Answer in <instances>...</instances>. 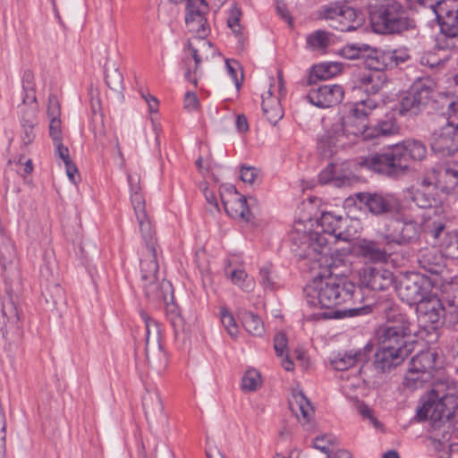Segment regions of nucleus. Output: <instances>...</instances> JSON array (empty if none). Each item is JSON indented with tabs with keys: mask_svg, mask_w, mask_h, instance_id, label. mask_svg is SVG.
Listing matches in <instances>:
<instances>
[{
	"mask_svg": "<svg viewBox=\"0 0 458 458\" xmlns=\"http://www.w3.org/2000/svg\"><path fill=\"white\" fill-rule=\"evenodd\" d=\"M420 4L430 7L436 14L441 31L450 38L458 36V0H417Z\"/></svg>",
	"mask_w": 458,
	"mask_h": 458,
	"instance_id": "9d476101",
	"label": "nucleus"
},
{
	"mask_svg": "<svg viewBox=\"0 0 458 458\" xmlns=\"http://www.w3.org/2000/svg\"><path fill=\"white\" fill-rule=\"evenodd\" d=\"M440 120L458 127V97L448 103Z\"/></svg>",
	"mask_w": 458,
	"mask_h": 458,
	"instance_id": "6e6d98bb",
	"label": "nucleus"
},
{
	"mask_svg": "<svg viewBox=\"0 0 458 458\" xmlns=\"http://www.w3.org/2000/svg\"><path fill=\"white\" fill-rule=\"evenodd\" d=\"M377 106L370 99L357 103L348 115L333 123L321 137L319 145L324 149V155L332 154L331 147H346L355 143L360 137L363 138L365 118Z\"/></svg>",
	"mask_w": 458,
	"mask_h": 458,
	"instance_id": "7ed1b4c3",
	"label": "nucleus"
},
{
	"mask_svg": "<svg viewBox=\"0 0 458 458\" xmlns=\"http://www.w3.org/2000/svg\"><path fill=\"white\" fill-rule=\"evenodd\" d=\"M332 245L328 244L325 251L322 246L312 248L310 246L308 249L304 246V250H298L295 252L301 259L307 260L306 265L310 266L311 270L325 268L330 276L344 278L351 272L350 264L345 256L332 252Z\"/></svg>",
	"mask_w": 458,
	"mask_h": 458,
	"instance_id": "0eeeda50",
	"label": "nucleus"
},
{
	"mask_svg": "<svg viewBox=\"0 0 458 458\" xmlns=\"http://www.w3.org/2000/svg\"><path fill=\"white\" fill-rule=\"evenodd\" d=\"M356 409L364 420H368L375 428H380L381 424L374 415V411L366 403L360 402L358 399L354 400Z\"/></svg>",
	"mask_w": 458,
	"mask_h": 458,
	"instance_id": "13d9d810",
	"label": "nucleus"
},
{
	"mask_svg": "<svg viewBox=\"0 0 458 458\" xmlns=\"http://www.w3.org/2000/svg\"><path fill=\"white\" fill-rule=\"evenodd\" d=\"M360 284L373 291H384L393 283V275L390 271L371 267H363L359 272Z\"/></svg>",
	"mask_w": 458,
	"mask_h": 458,
	"instance_id": "4be33fe9",
	"label": "nucleus"
},
{
	"mask_svg": "<svg viewBox=\"0 0 458 458\" xmlns=\"http://www.w3.org/2000/svg\"><path fill=\"white\" fill-rule=\"evenodd\" d=\"M387 55L390 57L389 64L390 69L394 68L401 64H403L409 59V55L403 51L394 50L387 51Z\"/></svg>",
	"mask_w": 458,
	"mask_h": 458,
	"instance_id": "338daca9",
	"label": "nucleus"
},
{
	"mask_svg": "<svg viewBox=\"0 0 458 458\" xmlns=\"http://www.w3.org/2000/svg\"><path fill=\"white\" fill-rule=\"evenodd\" d=\"M344 6V4L341 3H330L324 4L318 10V18L326 21L331 26V22H335L336 21Z\"/></svg>",
	"mask_w": 458,
	"mask_h": 458,
	"instance_id": "49530a36",
	"label": "nucleus"
},
{
	"mask_svg": "<svg viewBox=\"0 0 458 458\" xmlns=\"http://www.w3.org/2000/svg\"><path fill=\"white\" fill-rule=\"evenodd\" d=\"M431 149L442 157L456 156L458 150V127L441 120L437 129L432 131Z\"/></svg>",
	"mask_w": 458,
	"mask_h": 458,
	"instance_id": "ddd939ff",
	"label": "nucleus"
},
{
	"mask_svg": "<svg viewBox=\"0 0 458 458\" xmlns=\"http://www.w3.org/2000/svg\"><path fill=\"white\" fill-rule=\"evenodd\" d=\"M360 21L355 9L344 5L336 21L331 22V27L340 31H351L360 24Z\"/></svg>",
	"mask_w": 458,
	"mask_h": 458,
	"instance_id": "2f4dec72",
	"label": "nucleus"
},
{
	"mask_svg": "<svg viewBox=\"0 0 458 458\" xmlns=\"http://www.w3.org/2000/svg\"><path fill=\"white\" fill-rule=\"evenodd\" d=\"M394 230L399 232L394 241L399 243H408L418 237V228L414 223H396Z\"/></svg>",
	"mask_w": 458,
	"mask_h": 458,
	"instance_id": "79ce46f5",
	"label": "nucleus"
},
{
	"mask_svg": "<svg viewBox=\"0 0 458 458\" xmlns=\"http://www.w3.org/2000/svg\"><path fill=\"white\" fill-rule=\"evenodd\" d=\"M55 269V261L52 255V253H46L45 255V264L40 269V274L42 276L48 278L53 275Z\"/></svg>",
	"mask_w": 458,
	"mask_h": 458,
	"instance_id": "774afa93",
	"label": "nucleus"
},
{
	"mask_svg": "<svg viewBox=\"0 0 458 458\" xmlns=\"http://www.w3.org/2000/svg\"><path fill=\"white\" fill-rule=\"evenodd\" d=\"M262 386V377L256 369H249L244 373L242 379V388L245 392H253Z\"/></svg>",
	"mask_w": 458,
	"mask_h": 458,
	"instance_id": "37998d69",
	"label": "nucleus"
},
{
	"mask_svg": "<svg viewBox=\"0 0 458 458\" xmlns=\"http://www.w3.org/2000/svg\"><path fill=\"white\" fill-rule=\"evenodd\" d=\"M357 252L362 258L372 261L381 262L386 259V253L377 243L370 241H361L357 246Z\"/></svg>",
	"mask_w": 458,
	"mask_h": 458,
	"instance_id": "f704fd0d",
	"label": "nucleus"
},
{
	"mask_svg": "<svg viewBox=\"0 0 458 458\" xmlns=\"http://www.w3.org/2000/svg\"><path fill=\"white\" fill-rule=\"evenodd\" d=\"M244 328L251 335L260 336L264 333V325L259 317L252 312H247L242 318Z\"/></svg>",
	"mask_w": 458,
	"mask_h": 458,
	"instance_id": "8fccbe9b",
	"label": "nucleus"
},
{
	"mask_svg": "<svg viewBox=\"0 0 458 458\" xmlns=\"http://www.w3.org/2000/svg\"><path fill=\"white\" fill-rule=\"evenodd\" d=\"M219 316L221 323L228 335L232 338H236L240 329L232 312H230L226 307H221Z\"/></svg>",
	"mask_w": 458,
	"mask_h": 458,
	"instance_id": "de8ad7c7",
	"label": "nucleus"
},
{
	"mask_svg": "<svg viewBox=\"0 0 458 458\" xmlns=\"http://www.w3.org/2000/svg\"><path fill=\"white\" fill-rule=\"evenodd\" d=\"M282 90L283 79L282 74L279 73L278 87L276 88L273 79H271L267 87L261 94L263 113L272 124H276L284 116L283 107L280 103Z\"/></svg>",
	"mask_w": 458,
	"mask_h": 458,
	"instance_id": "dca6fc26",
	"label": "nucleus"
},
{
	"mask_svg": "<svg viewBox=\"0 0 458 458\" xmlns=\"http://www.w3.org/2000/svg\"><path fill=\"white\" fill-rule=\"evenodd\" d=\"M432 96V88L425 81L412 84L400 99L399 113L403 115L418 114L428 103Z\"/></svg>",
	"mask_w": 458,
	"mask_h": 458,
	"instance_id": "f8f14e48",
	"label": "nucleus"
},
{
	"mask_svg": "<svg viewBox=\"0 0 458 458\" xmlns=\"http://www.w3.org/2000/svg\"><path fill=\"white\" fill-rule=\"evenodd\" d=\"M437 182L447 191L454 190L458 185V168L446 167L439 172Z\"/></svg>",
	"mask_w": 458,
	"mask_h": 458,
	"instance_id": "3c124183",
	"label": "nucleus"
},
{
	"mask_svg": "<svg viewBox=\"0 0 458 458\" xmlns=\"http://www.w3.org/2000/svg\"><path fill=\"white\" fill-rule=\"evenodd\" d=\"M49 135L54 143L62 141L63 133L62 122L60 118L49 120Z\"/></svg>",
	"mask_w": 458,
	"mask_h": 458,
	"instance_id": "e2e57ef3",
	"label": "nucleus"
},
{
	"mask_svg": "<svg viewBox=\"0 0 458 458\" xmlns=\"http://www.w3.org/2000/svg\"><path fill=\"white\" fill-rule=\"evenodd\" d=\"M335 438L333 436L330 435H322L319 437H317L313 440V446L316 449L320 450L327 455H329V454L333 451V445L335 444Z\"/></svg>",
	"mask_w": 458,
	"mask_h": 458,
	"instance_id": "4d7b16f0",
	"label": "nucleus"
},
{
	"mask_svg": "<svg viewBox=\"0 0 458 458\" xmlns=\"http://www.w3.org/2000/svg\"><path fill=\"white\" fill-rule=\"evenodd\" d=\"M344 89L340 85H323L310 90L307 98L318 107L327 108L339 104L344 98Z\"/></svg>",
	"mask_w": 458,
	"mask_h": 458,
	"instance_id": "6ab92c4d",
	"label": "nucleus"
},
{
	"mask_svg": "<svg viewBox=\"0 0 458 458\" xmlns=\"http://www.w3.org/2000/svg\"><path fill=\"white\" fill-rule=\"evenodd\" d=\"M364 63L369 70L383 72L384 70L390 69V57L387 51H381L368 45L364 55Z\"/></svg>",
	"mask_w": 458,
	"mask_h": 458,
	"instance_id": "7c9ffc66",
	"label": "nucleus"
},
{
	"mask_svg": "<svg viewBox=\"0 0 458 458\" xmlns=\"http://www.w3.org/2000/svg\"><path fill=\"white\" fill-rule=\"evenodd\" d=\"M140 317L145 324V352L148 364L156 371L161 372L166 367V356L161 345L159 326L145 311H140Z\"/></svg>",
	"mask_w": 458,
	"mask_h": 458,
	"instance_id": "6e6552de",
	"label": "nucleus"
},
{
	"mask_svg": "<svg viewBox=\"0 0 458 458\" xmlns=\"http://www.w3.org/2000/svg\"><path fill=\"white\" fill-rule=\"evenodd\" d=\"M395 155L398 156L400 160L406 163L407 157L411 160L421 161L426 157L427 148L420 140L409 139L401 144L394 146Z\"/></svg>",
	"mask_w": 458,
	"mask_h": 458,
	"instance_id": "c85d7f7f",
	"label": "nucleus"
},
{
	"mask_svg": "<svg viewBox=\"0 0 458 458\" xmlns=\"http://www.w3.org/2000/svg\"><path fill=\"white\" fill-rule=\"evenodd\" d=\"M47 114L49 120L61 116V105L56 96L50 95L47 104Z\"/></svg>",
	"mask_w": 458,
	"mask_h": 458,
	"instance_id": "052dcab7",
	"label": "nucleus"
},
{
	"mask_svg": "<svg viewBox=\"0 0 458 458\" xmlns=\"http://www.w3.org/2000/svg\"><path fill=\"white\" fill-rule=\"evenodd\" d=\"M416 312L420 323L435 325L444 318L445 309L440 300L430 293L416 305Z\"/></svg>",
	"mask_w": 458,
	"mask_h": 458,
	"instance_id": "aec40b11",
	"label": "nucleus"
},
{
	"mask_svg": "<svg viewBox=\"0 0 458 458\" xmlns=\"http://www.w3.org/2000/svg\"><path fill=\"white\" fill-rule=\"evenodd\" d=\"M106 81L111 89L118 90L122 89L123 75L117 69H113L106 73Z\"/></svg>",
	"mask_w": 458,
	"mask_h": 458,
	"instance_id": "680f3d73",
	"label": "nucleus"
},
{
	"mask_svg": "<svg viewBox=\"0 0 458 458\" xmlns=\"http://www.w3.org/2000/svg\"><path fill=\"white\" fill-rule=\"evenodd\" d=\"M432 291L429 279L420 274L411 273L399 281L397 293L400 298L409 305L418 304L427 298Z\"/></svg>",
	"mask_w": 458,
	"mask_h": 458,
	"instance_id": "9b49d317",
	"label": "nucleus"
},
{
	"mask_svg": "<svg viewBox=\"0 0 458 458\" xmlns=\"http://www.w3.org/2000/svg\"><path fill=\"white\" fill-rule=\"evenodd\" d=\"M173 301H169L166 305V316L174 330L175 335L184 328V320L178 310V308L173 303Z\"/></svg>",
	"mask_w": 458,
	"mask_h": 458,
	"instance_id": "864d4df0",
	"label": "nucleus"
},
{
	"mask_svg": "<svg viewBox=\"0 0 458 458\" xmlns=\"http://www.w3.org/2000/svg\"><path fill=\"white\" fill-rule=\"evenodd\" d=\"M22 89L24 97L23 104H31L36 102L35 94V75L31 71H25L22 76Z\"/></svg>",
	"mask_w": 458,
	"mask_h": 458,
	"instance_id": "c03bdc74",
	"label": "nucleus"
},
{
	"mask_svg": "<svg viewBox=\"0 0 458 458\" xmlns=\"http://www.w3.org/2000/svg\"><path fill=\"white\" fill-rule=\"evenodd\" d=\"M386 73L370 72L360 77V81L365 91L370 94H376L383 89L386 83Z\"/></svg>",
	"mask_w": 458,
	"mask_h": 458,
	"instance_id": "e433bc0d",
	"label": "nucleus"
},
{
	"mask_svg": "<svg viewBox=\"0 0 458 458\" xmlns=\"http://www.w3.org/2000/svg\"><path fill=\"white\" fill-rule=\"evenodd\" d=\"M220 199L226 214L242 222H250L253 216L245 197L240 195L234 186L223 185L220 188Z\"/></svg>",
	"mask_w": 458,
	"mask_h": 458,
	"instance_id": "2eb2a0df",
	"label": "nucleus"
},
{
	"mask_svg": "<svg viewBox=\"0 0 458 458\" xmlns=\"http://www.w3.org/2000/svg\"><path fill=\"white\" fill-rule=\"evenodd\" d=\"M274 349L276 356L280 359L281 366L286 371H293L294 362L289 355L288 339L284 333L279 332L275 335Z\"/></svg>",
	"mask_w": 458,
	"mask_h": 458,
	"instance_id": "473e14b6",
	"label": "nucleus"
},
{
	"mask_svg": "<svg viewBox=\"0 0 458 458\" xmlns=\"http://www.w3.org/2000/svg\"><path fill=\"white\" fill-rule=\"evenodd\" d=\"M441 251L446 258L458 259V233H448L445 236L441 242Z\"/></svg>",
	"mask_w": 458,
	"mask_h": 458,
	"instance_id": "09e8293b",
	"label": "nucleus"
},
{
	"mask_svg": "<svg viewBox=\"0 0 458 458\" xmlns=\"http://www.w3.org/2000/svg\"><path fill=\"white\" fill-rule=\"evenodd\" d=\"M407 354L398 352V349L382 346L375 354L374 367L379 372H386L400 365Z\"/></svg>",
	"mask_w": 458,
	"mask_h": 458,
	"instance_id": "bb28decb",
	"label": "nucleus"
},
{
	"mask_svg": "<svg viewBox=\"0 0 458 458\" xmlns=\"http://www.w3.org/2000/svg\"><path fill=\"white\" fill-rule=\"evenodd\" d=\"M448 428H452V433L445 432L440 441L444 447L453 449L455 445L458 446V401L452 413L448 414Z\"/></svg>",
	"mask_w": 458,
	"mask_h": 458,
	"instance_id": "4c0bfd02",
	"label": "nucleus"
},
{
	"mask_svg": "<svg viewBox=\"0 0 458 458\" xmlns=\"http://www.w3.org/2000/svg\"><path fill=\"white\" fill-rule=\"evenodd\" d=\"M335 170V164L328 165L318 176L321 183L333 182L335 186H344L349 184V178L347 175H334Z\"/></svg>",
	"mask_w": 458,
	"mask_h": 458,
	"instance_id": "a18cd8bd",
	"label": "nucleus"
},
{
	"mask_svg": "<svg viewBox=\"0 0 458 458\" xmlns=\"http://www.w3.org/2000/svg\"><path fill=\"white\" fill-rule=\"evenodd\" d=\"M339 71L340 67L336 63L318 64L313 66L310 81H311L313 77L319 80H327L336 74Z\"/></svg>",
	"mask_w": 458,
	"mask_h": 458,
	"instance_id": "603ef678",
	"label": "nucleus"
},
{
	"mask_svg": "<svg viewBox=\"0 0 458 458\" xmlns=\"http://www.w3.org/2000/svg\"><path fill=\"white\" fill-rule=\"evenodd\" d=\"M127 178L131 190L133 191L131 203L140 230L146 241V253L140 260V287L146 298L150 301H162L167 303L174 299V290L172 284L161 277L159 274L156 242L152 239L151 227L145 210V200L138 192L139 179L134 178L131 174H128Z\"/></svg>",
	"mask_w": 458,
	"mask_h": 458,
	"instance_id": "f257e3e1",
	"label": "nucleus"
},
{
	"mask_svg": "<svg viewBox=\"0 0 458 458\" xmlns=\"http://www.w3.org/2000/svg\"><path fill=\"white\" fill-rule=\"evenodd\" d=\"M436 357L437 353L433 352H422L411 359L409 369L420 373L429 372V374H433Z\"/></svg>",
	"mask_w": 458,
	"mask_h": 458,
	"instance_id": "c9c22d12",
	"label": "nucleus"
},
{
	"mask_svg": "<svg viewBox=\"0 0 458 458\" xmlns=\"http://www.w3.org/2000/svg\"><path fill=\"white\" fill-rule=\"evenodd\" d=\"M367 47L365 43L348 45L342 49V54L348 59H364Z\"/></svg>",
	"mask_w": 458,
	"mask_h": 458,
	"instance_id": "5fc2aeb1",
	"label": "nucleus"
},
{
	"mask_svg": "<svg viewBox=\"0 0 458 458\" xmlns=\"http://www.w3.org/2000/svg\"><path fill=\"white\" fill-rule=\"evenodd\" d=\"M54 5L60 21H72L82 14L81 0H54Z\"/></svg>",
	"mask_w": 458,
	"mask_h": 458,
	"instance_id": "c756f323",
	"label": "nucleus"
},
{
	"mask_svg": "<svg viewBox=\"0 0 458 458\" xmlns=\"http://www.w3.org/2000/svg\"><path fill=\"white\" fill-rule=\"evenodd\" d=\"M208 13V5L205 0H189L185 21L189 31L196 36L188 41L187 49L195 63L194 74L202 59L207 58L212 51L211 43L206 39L209 32L206 18Z\"/></svg>",
	"mask_w": 458,
	"mask_h": 458,
	"instance_id": "39448f33",
	"label": "nucleus"
},
{
	"mask_svg": "<svg viewBox=\"0 0 458 458\" xmlns=\"http://www.w3.org/2000/svg\"><path fill=\"white\" fill-rule=\"evenodd\" d=\"M368 168L391 176H397L408 170V165L395 155L394 146L388 151L366 157L362 163Z\"/></svg>",
	"mask_w": 458,
	"mask_h": 458,
	"instance_id": "4468645a",
	"label": "nucleus"
},
{
	"mask_svg": "<svg viewBox=\"0 0 458 458\" xmlns=\"http://www.w3.org/2000/svg\"><path fill=\"white\" fill-rule=\"evenodd\" d=\"M409 195L411 200L420 208L428 209V217H431V209L433 213L439 216L443 214L444 208L440 205V200L436 198L437 191H426V189H414L412 187L409 190Z\"/></svg>",
	"mask_w": 458,
	"mask_h": 458,
	"instance_id": "a878e982",
	"label": "nucleus"
},
{
	"mask_svg": "<svg viewBox=\"0 0 458 458\" xmlns=\"http://www.w3.org/2000/svg\"><path fill=\"white\" fill-rule=\"evenodd\" d=\"M355 285L334 276L316 277L306 288L307 301L312 306L332 309L352 300Z\"/></svg>",
	"mask_w": 458,
	"mask_h": 458,
	"instance_id": "20e7f679",
	"label": "nucleus"
},
{
	"mask_svg": "<svg viewBox=\"0 0 458 458\" xmlns=\"http://www.w3.org/2000/svg\"><path fill=\"white\" fill-rule=\"evenodd\" d=\"M369 369V365H362L356 372L348 371L341 376V389L347 398L356 400L358 394H361L372 383L370 377L368 376V370Z\"/></svg>",
	"mask_w": 458,
	"mask_h": 458,
	"instance_id": "f3484780",
	"label": "nucleus"
},
{
	"mask_svg": "<svg viewBox=\"0 0 458 458\" xmlns=\"http://www.w3.org/2000/svg\"><path fill=\"white\" fill-rule=\"evenodd\" d=\"M289 407L304 429L308 431L315 429L314 410L302 390L299 388L293 390Z\"/></svg>",
	"mask_w": 458,
	"mask_h": 458,
	"instance_id": "a211bd4d",
	"label": "nucleus"
},
{
	"mask_svg": "<svg viewBox=\"0 0 458 458\" xmlns=\"http://www.w3.org/2000/svg\"><path fill=\"white\" fill-rule=\"evenodd\" d=\"M398 131V126L392 119L380 122L377 125L369 126L367 118H365V126L363 129V140H372L380 136H389Z\"/></svg>",
	"mask_w": 458,
	"mask_h": 458,
	"instance_id": "72a5a7b5",
	"label": "nucleus"
},
{
	"mask_svg": "<svg viewBox=\"0 0 458 458\" xmlns=\"http://www.w3.org/2000/svg\"><path fill=\"white\" fill-rule=\"evenodd\" d=\"M232 283L245 292H250L254 287L253 280L248 276L243 269H232L225 271Z\"/></svg>",
	"mask_w": 458,
	"mask_h": 458,
	"instance_id": "a19ab883",
	"label": "nucleus"
},
{
	"mask_svg": "<svg viewBox=\"0 0 458 458\" xmlns=\"http://www.w3.org/2000/svg\"><path fill=\"white\" fill-rule=\"evenodd\" d=\"M432 376L433 374H429V372L420 373L409 369L404 377L403 386L410 390H416L428 383Z\"/></svg>",
	"mask_w": 458,
	"mask_h": 458,
	"instance_id": "ea45409f",
	"label": "nucleus"
},
{
	"mask_svg": "<svg viewBox=\"0 0 458 458\" xmlns=\"http://www.w3.org/2000/svg\"><path fill=\"white\" fill-rule=\"evenodd\" d=\"M142 405L148 423L157 424L165 418L164 404L158 389H147Z\"/></svg>",
	"mask_w": 458,
	"mask_h": 458,
	"instance_id": "b1692460",
	"label": "nucleus"
},
{
	"mask_svg": "<svg viewBox=\"0 0 458 458\" xmlns=\"http://www.w3.org/2000/svg\"><path fill=\"white\" fill-rule=\"evenodd\" d=\"M370 21L375 32L380 34L398 33L407 28L404 13L396 3L372 13Z\"/></svg>",
	"mask_w": 458,
	"mask_h": 458,
	"instance_id": "1a4fd4ad",
	"label": "nucleus"
},
{
	"mask_svg": "<svg viewBox=\"0 0 458 458\" xmlns=\"http://www.w3.org/2000/svg\"><path fill=\"white\" fill-rule=\"evenodd\" d=\"M358 199L372 214L388 213L397 208V199L392 194L362 192L357 195Z\"/></svg>",
	"mask_w": 458,
	"mask_h": 458,
	"instance_id": "412c9836",
	"label": "nucleus"
},
{
	"mask_svg": "<svg viewBox=\"0 0 458 458\" xmlns=\"http://www.w3.org/2000/svg\"><path fill=\"white\" fill-rule=\"evenodd\" d=\"M333 42V35L325 30H316L307 37L308 47L316 51L324 52Z\"/></svg>",
	"mask_w": 458,
	"mask_h": 458,
	"instance_id": "58836bf2",
	"label": "nucleus"
},
{
	"mask_svg": "<svg viewBox=\"0 0 458 458\" xmlns=\"http://www.w3.org/2000/svg\"><path fill=\"white\" fill-rule=\"evenodd\" d=\"M241 16H242V12L238 7L234 6L231 9L230 15L227 20V24H228L229 28L232 29L235 34H240V32H241V27L239 24Z\"/></svg>",
	"mask_w": 458,
	"mask_h": 458,
	"instance_id": "0e129e2a",
	"label": "nucleus"
},
{
	"mask_svg": "<svg viewBox=\"0 0 458 458\" xmlns=\"http://www.w3.org/2000/svg\"><path fill=\"white\" fill-rule=\"evenodd\" d=\"M369 349L364 348L358 351H350L344 354H339L331 360V364L337 370H348L354 365H366L369 359Z\"/></svg>",
	"mask_w": 458,
	"mask_h": 458,
	"instance_id": "cd10ccee",
	"label": "nucleus"
},
{
	"mask_svg": "<svg viewBox=\"0 0 458 458\" xmlns=\"http://www.w3.org/2000/svg\"><path fill=\"white\" fill-rule=\"evenodd\" d=\"M409 326L394 324L386 327L380 335L381 344L385 347L398 349V352L407 354L405 337L411 335Z\"/></svg>",
	"mask_w": 458,
	"mask_h": 458,
	"instance_id": "5701e85b",
	"label": "nucleus"
},
{
	"mask_svg": "<svg viewBox=\"0 0 458 458\" xmlns=\"http://www.w3.org/2000/svg\"><path fill=\"white\" fill-rule=\"evenodd\" d=\"M350 222L348 217L335 216L331 212H323L315 222L312 219L294 222L293 228L290 233L293 250L308 249L310 246H322L327 250L328 244H334L338 240L349 241L351 233L347 229Z\"/></svg>",
	"mask_w": 458,
	"mask_h": 458,
	"instance_id": "f03ea898",
	"label": "nucleus"
},
{
	"mask_svg": "<svg viewBox=\"0 0 458 458\" xmlns=\"http://www.w3.org/2000/svg\"><path fill=\"white\" fill-rule=\"evenodd\" d=\"M457 389L454 384L448 381H440L434 384L428 393V399L417 411V418L420 420H430L434 422L445 418L444 428H448V414L457 404Z\"/></svg>",
	"mask_w": 458,
	"mask_h": 458,
	"instance_id": "423d86ee",
	"label": "nucleus"
},
{
	"mask_svg": "<svg viewBox=\"0 0 458 458\" xmlns=\"http://www.w3.org/2000/svg\"><path fill=\"white\" fill-rule=\"evenodd\" d=\"M443 62L444 59L437 56V55L434 52H428L420 58V64L430 68H436L442 64Z\"/></svg>",
	"mask_w": 458,
	"mask_h": 458,
	"instance_id": "69168bd1",
	"label": "nucleus"
},
{
	"mask_svg": "<svg viewBox=\"0 0 458 458\" xmlns=\"http://www.w3.org/2000/svg\"><path fill=\"white\" fill-rule=\"evenodd\" d=\"M36 123L31 120L23 121L21 124V139L24 146L30 144L36 138Z\"/></svg>",
	"mask_w": 458,
	"mask_h": 458,
	"instance_id": "bf43d9fd",
	"label": "nucleus"
},
{
	"mask_svg": "<svg viewBox=\"0 0 458 458\" xmlns=\"http://www.w3.org/2000/svg\"><path fill=\"white\" fill-rule=\"evenodd\" d=\"M20 318L17 307L11 296L4 297L0 302V328L5 334H18Z\"/></svg>",
	"mask_w": 458,
	"mask_h": 458,
	"instance_id": "393cba45",
	"label": "nucleus"
}]
</instances>
